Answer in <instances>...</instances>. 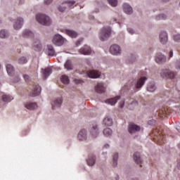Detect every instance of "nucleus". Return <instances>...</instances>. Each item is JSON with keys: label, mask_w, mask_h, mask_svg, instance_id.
<instances>
[{"label": "nucleus", "mask_w": 180, "mask_h": 180, "mask_svg": "<svg viewBox=\"0 0 180 180\" xmlns=\"http://www.w3.org/2000/svg\"><path fill=\"white\" fill-rule=\"evenodd\" d=\"M65 33L66 34H68V36H69L70 37H72V39H75V37L78 36V34L75 31H72L70 30H67L65 31Z\"/></svg>", "instance_id": "obj_29"}, {"label": "nucleus", "mask_w": 180, "mask_h": 180, "mask_svg": "<svg viewBox=\"0 0 180 180\" xmlns=\"http://www.w3.org/2000/svg\"><path fill=\"white\" fill-rule=\"evenodd\" d=\"M117 158H119V155L117 153L114 154L112 156L113 167H116V165H117Z\"/></svg>", "instance_id": "obj_35"}, {"label": "nucleus", "mask_w": 180, "mask_h": 180, "mask_svg": "<svg viewBox=\"0 0 180 180\" xmlns=\"http://www.w3.org/2000/svg\"><path fill=\"white\" fill-rule=\"evenodd\" d=\"M134 160L138 165H140L141 164V158H140V153H135L134 154Z\"/></svg>", "instance_id": "obj_30"}, {"label": "nucleus", "mask_w": 180, "mask_h": 180, "mask_svg": "<svg viewBox=\"0 0 180 180\" xmlns=\"http://www.w3.org/2000/svg\"><path fill=\"white\" fill-rule=\"evenodd\" d=\"M33 49L35 50V51H41V44H40V41L37 40L33 43Z\"/></svg>", "instance_id": "obj_27"}, {"label": "nucleus", "mask_w": 180, "mask_h": 180, "mask_svg": "<svg viewBox=\"0 0 180 180\" xmlns=\"http://www.w3.org/2000/svg\"><path fill=\"white\" fill-rule=\"evenodd\" d=\"M176 130H178V131L180 133V124L177 126Z\"/></svg>", "instance_id": "obj_55"}, {"label": "nucleus", "mask_w": 180, "mask_h": 180, "mask_svg": "<svg viewBox=\"0 0 180 180\" xmlns=\"http://www.w3.org/2000/svg\"><path fill=\"white\" fill-rule=\"evenodd\" d=\"M77 139L80 141H84V140H86V130L82 129L77 135Z\"/></svg>", "instance_id": "obj_13"}, {"label": "nucleus", "mask_w": 180, "mask_h": 180, "mask_svg": "<svg viewBox=\"0 0 180 180\" xmlns=\"http://www.w3.org/2000/svg\"><path fill=\"white\" fill-rule=\"evenodd\" d=\"M63 84H69L70 83V79H68V76L64 75H62L61 78H60Z\"/></svg>", "instance_id": "obj_36"}, {"label": "nucleus", "mask_w": 180, "mask_h": 180, "mask_svg": "<svg viewBox=\"0 0 180 180\" xmlns=\"http://www.w3.org/2000/svg\"><path fill=\"white\" fill-rule=\"evenodd\" d=\"M141 129V128L139 126L134 124H131L129 126V131L131 134H133V133H136V131H140Z\"/></svg>", "instance_id": "obj_12"}, {"label": "nucleus", "mask_w": 180, "mask_h": 180, "mask_svg": "<svg viewBox=\"0 0 180 180\" xmlns=\"http://www.w3.org/2000/svg\"><path fill=\"white\" fill-rule=\"evenodd\" d=\"M22 26H23V18H18L14 24V29L15 30H19V29L22 28Z\"/></svg>", "instance_id": "obj_16"}, {"label": "nucleus", "mask_w": 180, "mask_h": 180, "mask_svg": "<svg viewBox=\"0 0 180 180\" xmlns=\"http://www.w3.org/2000/svg\"><path fill=\"white\" fill-rule=\"evenodd\" d=\"M86 161H87V164H88V165H89V167H92V166L95 165V161H96L95 156L94 155H89V158L87 159Z\"/></svg>", "instance_id": "obj_24"}, {"label": "nucleus", "mask_w": 180, "mask_h": 180, "mask_svg": "<svg viewBox=\"0 0 180 180\" xmlns=\"http://www.w3.org/2000/svg\"><path fill=\"white\" fill-rule=\"evenodd\" d=\"M25 106L29 110H33L34 109H37V104L36 103H27L25 104Z\"/></svg>", "instance_id": "obj_26"}, {"label": "nucleus", "mask_w": 180, "mask_h": 180, "mask_svg": "<svg viewBox=\"0 0 180 180\" xmlns=\"http://www.w3.org/2000/svg\"><path fill=\"white\" fill-rule=\"evenodd\" d=\"M155 123V120H152L148 122V124L153 125Z\"/></svg>", "instance_id": "obj_52"}, {"label": "nucleus", "mask_w": 180, "mask_h": 180, "mask_svg": "<svg viewBox=\"0 0 180 180\" xmlns=\"http://www.w3.org/2000/svg\"><path fill=\"white\" fill-rule=\"evenodd\" d=\"M25 0H20V4L24 3Z\"/></svg>", "instance_id": "obj_56"}, {"label": "nucleus", "mask_w": 180, "mask_h": 180, "mask_svg": "<svg viewBox=\"0 0 180 180\" xmlns=\"http://www.w3.org/2000/svg\"><path fill=\"white\" fill-rule=\"evenodd\" d=\"M74 5H75V1H65L58 7V11L64 12L67 8H74Z\"/></svg>", "instance_id": "obj_7"}, {"label": "nucleus", "mask_w": 180, "mask_h": 180, "mask_svg": "<svg viewBox=\"0 0 180 180\" xmlns=\"http://www.w3.org/2000/svg\"><path fill=\"white\" fill-rule=\"evenodd\" d=\"M75 84H82V82H84L81 79H75Z\"/></svg>", "instance_id": "obj_48"}, {"label": "nucleus", "mask_w": 180, "mask_h": 180, "mask_svg": "<svg viewBox=\"0 0 180 180\" xmlns=\"http://www.w3.org/2000/svg\"><path fill=\"white\" fill-rule=\"evenodd\" d=\"M103 134L104 136H106L107 137L108 136H111L112 135V129H110V128H106L103 130Z\"/></svg>", "instance_id": "obj_39"}, {"label": "nucleus", "mask_w": 180, "mask_h": 180, "mask_svg": "<svg viewBox=\"0 0 180 180\" xmlns=\"http://www.w3.org/2000/svg\"><path fill=\"white\" fill-rule=\"evenodd\" d=\"M155 89H156L155 85L153 83H150L147 86V90L149 92H154V91H155Z\"/></svg>", "instance_id": "obj_34"}, {"label": "nucleus", "mask_w": 180, "mask_h": 180, "mask_svg": "<svg viewBox=\"0 0 180 180\" xmlns=\"http://www.w3.org/2000/svg\"><path fill=\"white\" fill-rule=\"evenodd\" d=\"M172 56H174V53H173L172 51H170L169 53V58H171V57H172Z\"/></svg>", "instance_id": "obj_54"}, {"label": "nucleus", "mask_w": 180, "mask_h": 180, "mask_svg": "<svg viewBox=\"0 0 180 180\" xmlns=\"http://www.w3.org/2000/svg\"><path fill=\"white\" fill-rule=\"evenodd\" d=\"M144 75H146V72H142L141 73H140L141 78H139L136 82V89H140V88H141V86L144 85L146 81H147V77H144Z\"/></svg>", "instance_id": "obj_5"}, {"label": "nucleus", "mask_w": 180, "mask_h": 180, "mask_svg": "<svg viewBox=\"0 0 180 180\" xmlns=\"http://www.w3.org/2000/svg\"><path fill=\"white\" fill-rule=\"evenodd\" d=\"M159 116H160V117H167V112L163 111V110H160L159 112Z\"/></svg>", "instance_id": "obj_43"}, {"label": "nucleus", "mask_w": 180, "mask_h": 180, "mask_svg": "<svg viewBox=\"0 0 180 180\" xmlns=\"http://www.w3.org/2000/svg\"><path fill=\"white\" fill-rule=\"evenodd\" d=\"M6 68L8 75H11L12 77L15 74V69L13 68V66H12V65H6Z\"/></svg>", "instance_id": "obj_25"}, {"label": "nucleus", "mask_w": 180, "mask_h": 180, "mask_svg": "<svg viewBox=\"0 0 180 180\" xmlns=\"http://www.w3.org/2000/svg\"><path fill=\"white\" fill-rule=\"evenodd\" d=\"M127 31L129 32V33H130L131 34H134V30L131 28H127Z\"/></svg>", "instance_id": "obj_47"}, {"label": "nucleus", "mask_w": 180, "mask_h": 180, "mask_svg": "<svg viewBox=\"0 0 180 180\" xmlns=\"http://www.w3.org/2000/svg\"><path fill=\"white\" fill-rule=\"evenodd\" d=\"M37 20L39 23L44 25V26H49V25L51 24L50 18L44 14H37Z\"/></svg>", "instance_id": "obj_1"}, {"label": "nucleus", "mask_w": 180, "mask_h": 180, "mask_svg": "<svg viewBox=\"0 0 180 180\" xmlns=\"http://www.w3.org/2000/svg\"><path fill=\"white\" fill-rule=\"evenodd\" d=\"M124 11L127 15H131L133 13V8L127 4L123 5Z\"/></svg>", "instance_id": "obj_23"}, {"label": "nucleus", "mask_w": 180, "mask_h": 180, "mask_svg": "<svg viewBox=\"0 0 180 180\" xmlns=\"http://www.w3.org/2000/svg\"><path fill=\"white\" fill-rule=\"evenodd\" d=\"M3 102H11L13 101V97L12 96L4 94L2 96Z\"/></svg>", "instance_id": "obj_31"}, {"label": "nucleus", "mask_w": 180, "mask_h": 180, "mask_svg": "<svg viewBox=\"0 0 180 180\" xmlns=\"http://www.w3.org/2000/svg\"><path fill=\"white\" fill-rule=\"evenodd\" d=\"M120 47L116 44L112 45L110 48V53L113 56H117V54H120L121 53Z\"/></svg>", "instance_id": "obj_10"}, {"label": "nucleus", "mask_w": 180, "mask_h": 180, "mask_svg": "<svg viewBox=\"0 0 180 180\" xmlns=\"http://www.w3.org/2000/svg\"><path fill=\"white\" fill-rule=\"evenodd\" d=\"M0 69H1V65H0Z\"/></svg>", "instance_id": "obj_59"}, {"label": "nucleus", "mask_w": 180, "mask_h": 180, "mask_svg": "<svg viewBox=\"0 0 180 180\" xmlns=\"http://www.w3.org/2000/svg\"><path fill=\"white\" fill-rule=\"evenodd\" d=\"M23 78L26 82H29V79H30V77L27 75H24Z\"/></svg>", "instance_id": "obj_46"}, {"label": "nucleus", "mask_w": 180, "mask_h": 180, "mask_svg": "<svg viewBox=\"0 0 180 180\" xmlns=\"http://www.w3.org/2000/svg\"><path fill=\"white\" fill-rule=\"evenodd\" d=\"M173 102H175L176 103H178L180 102V93H177L175 96H174Z\"/></svg>", "instance_id": "obj_38"}, {"label": "nucleus", "mask_w": 180, "mask_h": 180, "mask_svg": "<svg viewBox=\"0 0 180 180\" xmlns=\"http://www.w3.org/2000/svg\"><path fill=\"white\" fill-rule=\"evenodd\" d=\"M165 19H167V15L164 14H160L156 17V20H165Z\"/></svg>", "instance_id": "obj_40"}, {"label": "nucleus", "mask_w": 180, "mask_h": 180, "mask_svg": "<svg viewBox=\"0 0 180 180\" xmlns=\"http://www.w3.org/2000/svg\"><path fill=\"white\" fill-rule=\"evenodd\" d=\"M104 147H105V148H108V147H109V145H108V144H107V145H105Z\"/></svg>", "instance_id": "obj_58"}, {"label": "nucleus", "mask_w": 180, "mask_h": 180, "mask_svg": "<svg viewBox=\"0 0 180 180\" xmlns=\"http://www.w3.org/2000/svg\"><path fill=\"white\" fill-rule=\"evenodd\" d=\"M52 43H53L55 46H63V44H64V38L61 35L57 34L53 37Z\"/></svg>", "instance_id": "obj_6"}, {"label": "nucleus", "mask_w": 180, "mask_h": 180, "mask_svg": "<svg viewBox=\"0 0 180 180\" xmlns=\"http://www.w3.org/2000/svg\"><path fill=\"white\" fill-rule=\"evenodd\" d=\"M103 124H104L105 126H112V124H113V120H112L110 117L107 116L104 118L103 121Z\"/></svg>", "instance_id": "obj_22"}, {"label": "nucleus", "mask_w": 180, "mask_h": 180, "mask_svg": "<svg viewBox=\"0 0 180 180\" xmlns=\"http://www.w3.org/2000/svg\"><path fill=\"white\" fill-rule=\"evenodd\" d=\"M160 43H162V44H165V43H167V41H168V36L167 35V32H162L160 34Z\"/></svg>", "instance_id": "obj_18"}, {"label": "nucleus", "mask_w": 180, "mask_h": 180, "mask_svg": "<svg viewBox=\"0 0 180 180\" xmlns=\"http://www.w3.org/2000/svg\"><path fill=\"white\" fill-rule=\"evenodd\" d=\"M8 31L3 30L0 31V37L1 39H5L6 37H8Z\"/></svg>", "instance_id": "obj_37"}, {"label": "nucleus", "mask_w": 180, "mask_h": 180, "mask_svg": "<svg viewBox=\"0 0 180 180\" xmlns=\"http://www.w3.org/2000/svg\"><path fill=\"white\" fill-rule=\"evenodd\" d=\"M40 92H41V87L36 84L33 86L32 91L30 93V96H39V95H40Z\"/></svg>", "instance_id": "obj_8"}, {"label": "nucleus", "mask_w": 180, "mask_h": 180, "mask_svg": "<svg viewBox=\"0 0 180 180\" xmlns=\"http://www.w3.org/2000/svg\"><path fill=\"white\" fill-rule=\"evenodd\" d=\"M174 41H180V34H176L174 37Z\"/></svg>", "instance_id": "obj_44"}, {"label": "nucleus", "mask_w": 180, "mask_h": 180, "mask_svg": "<svg viewBox=\"0 0 180 180\" xmlns=\"http://www.w3.org/2000/svg\"><path fill=\"white\" fill-rule=\"evenodd\" d=\"M79 52L80 54H83L84 56H89V54L92 53V49H91V47L85 45L79 50Z\"/></svg>", "instance_id": "obj_11"}, {"label": "nucleus", "mask_w": 180, "mask_h": 180, "mask_svg": "<svg viewBox=\"0 0 180 180\" xmlns=\"http://www.w3.org/2000/svg\"><path fill=\"white\" fill-rule=\"evenodd\" d=\"M19 81H20V79L18 77H15L14 82H19Z\"/></svg>", "instance_id": "obj_53"}, {"label": "nucleus", "mask_w": 180, "mask_h": 180, "mask_svg": "<svg viewBox=\"0 0 180 180\" xmlns=\"http://www.w3.org/2000/svg\"><path fill=\"white\" fill-rule=\"evenodd\" d=\"M155 61L158 64H162V63H165V61H167V57L164 55L158 54L155 57Z\"/></svg>", "instance_id": "obj_14"}, {"label": "nucleus", "mask_w": 180, "mask_h": 180, "mask_svg": "<svg viewBox=\"0 0 180 180\" xmlns=\"http://www.w3.org/2000/svg\"><path fill=\"white\" fill-rule=\"evenodd\" d=\"M63 103V98H58L52 103V109H56V108H60Z\"/></svg>", "instance_id": "obj_17"}, {"label": "nucleus", "mask_w": 180, "mask_h": 180, "mask_svg": "<svg viewBox=\"0 0 180 180\" xmlns=\"http://www.w3.org/2000/svg\"><path fill=\"white\" fill-rule=\"evenodd\" d=\"M90 134H91L92 137H94V139L98 137V134H99L98 126L94 125L90 129Z\"/></svg>", "instance_id": "obj_15"}, {"label": "nucleus", "mask_w": 180, "mask_h": 180, "mask_svg": "<svg viewBox=\"0 0 180 180\" xmlns=\"http://www.w3.org/2000/svg\"><path fill=\"white\" fill-rule=\"evenodd\" d=\"M64 67L65 68H66V70H68V71H70L71 70H72V63L71 60H67L64 65Z\"/></svg>", "instance_id": "obj_33"}, {"label": "nucleus", "mask_w": 180, "mask_h": 180, "mask_svg": "<svg viewBox=\"0 0 180 180\" xmlns=\"http://www.w3.org/2000/svg\"><path fill=\"white\" fill-rule=\"evenodd\" d=\"M112 29H110V27L103 28L100 33V40H101V41L108 40V37H110Z\"/></svg>", "instance_id": "obj_2"}, {"label": "nucleus", "mask_w": 180, "mask_h": 180, "mask_svg": "<svg viewBox=\"0 0 180 180\" xmlns=\"http://www.w3.org/2000/svg\"><path fill=\"white\" fill-rule=\"evenodd\" d=\"M133 103H135V105H137V102L136 101H134L131 105H133Z\"/></svg>", "instance_id": "obj_57"}, {"label": "nucleus", "mask_w": 180, "mask_h": 180, "mask_svg": "<svg viewBox=\"0 0 180 180\" xmlns=\"http://www.w3.org/2000/svg\"><path fill=\"white\" fill-rule=\"evenodd\" d=\"M84 72L89 78H99L101 77V72L98 70H85Z\"/></svg>", "instance_id": "obj_9"}, {"label": "nucleus", "mask_w": 180, "mask_h": 180, "mask_svg": "<svg viewBox=\"0 0 180 180\" xmlns=\"http://www.w3.org/2000/svg\"><path fill=\"white\" fill-rule=\"evenodd\" d=\"M120 99V96H117L113 98L107 99L105 101V103H108L109 105H111L113 106L114 105H116L117 103V101Z\"/></svg>", "instance_id": "obj_19"}, {"label": "nucleus", "mask_w": 180, "mask_h": 180, "mask_svg": "<svg viewBox=\"0 0 180 180\" xmlns=\"http://www.w3.org/2000/svg\"><path fill=\"white\" fill-rule=\"evenodd\" d=\"M51 72H52L51 68H50L42 70V75H43L44 79H47V77L50 76V74H51Z\"/></svg>", "instance_id": "obj_20"}, {"label": "nucleus", "mask_w": 180, "mask_h": 180, "mask_svg": "<svg viewBox=\"0 0 180 180\" xmlns=\"http://www.w3.org/2000/svg\"><path fill=\"white\" fill-rule=\"evenodd\" d=\"M96 92L98 94H103L105 92V86H103V83H99L95 88Z\"/></svg>", "instance_id": "obj_21"}, {"label": "nucleus", "mask_w": 180, "mask_h": 180, "mask_svg": "<svg viewBox=\"0 0 180 180\" xmlns=\"http://www.w3.org/2000/svg\"><path fill=\"white\" fill-rule=\"evenodd\" d=\"M119 106L120 108H123V106H124V101H120V103H119Z\"/></svg>", "instance_id": "obj_51"}, {"label": "nucleus", "mask_w": 180, "mask_h": 180, "mask_svg": "<svg viewBox=\"0 0 180 180\" xmlns=\"http://www.w3.org/2000/svg\"><path fill=\"white\" fill-rule=\"evenodd\" d=\"M153 134L154 136V140L155 141H158L159 144L162 145V143H164V135H162V132L158 129H155L153 131Z\"/></svg>", "instance_id": "obj_3"}, {"label": "nucleus", "mask_w": 180, "mask_h": 180, "mask_svg": "<svg viewBox=\"0 0 180 180\" xmlns=\"http://www.w3.org/2000/svg\"><path fill=\"white\" fill-rule=\"evenodd\" d=\"M176 68L177 70H180V60H178V61L176 62Z\"/></svg>", "instance_id": "obj_50"}, {"label": "nucleus", "mask_w": 180, "mask_h": 180, "mask_svg": "<svg viewBox=\"0 0 180 180\" xmlns=\"http://www.w3.org/2000/svg\"><path fill=\"white\" fill-rule=\"evenodd\" d=\"M160 75L162 78H164L165 79H167L168 78H170V79H172L173 78H175V75H176V73L171 72L169 70H162L160 72Z\"/></svg>", "instance_id": "obj_4"}, {"label": "nucleus", "mask_w": 180, "mask_h": 180, "mask_svg": "<svg viewBox=\"0 0 180 180\" xmlns=\"http://www.w3.org/2000/svg\"><path fill=\"white\" fill-rule=\"evenodd\" d=\"M108 4L111 5V6H117V0H108Z\"/></svg>", "instance_id": "obj_42"}, {"label": "nucleus", "mask_w": 180, "mask_h": 180, "mask_svg": "<svg viewBox=\"0 0 180 180\" xmlns=\"http://www.w3.org/2000/svg\"><path fill=\"white\" fill-rule=\"evenodd\" d=\"M51 2H53V0H44L45 5H49Z\"/></svg>", "instance_id": "obj_49"}, {"label": "nucleus", "mask_w": 180, "mask_h": 180, "mask_svg": "<svg viewBox=\"0 0 180 180\" xmlns=\"http://www.w3.org/2000/svg\"><path fill=\"white\" fill-rule=\"evenodd\" d=\"M34 34L29 30H26L25 31L23 32L22 33V37H33Z\"/></svg>", "instance_id": "obj_32"}, {"label": "nucleus", "mask_w": 180, "mask_h": 180, "mask_svg": "<svg viewBox=\"0 0 180 180\" xmlns=\"http://www.w3.org/2000/svg\"><path fill=\"white\" fill-rule=\"evenodd\" d=\"M47 50H48V56H50L51 57L56 56V51L54 50V47H53V46L48 45Z\"/></svg>", "instance_id": "obj_28"}, {"label": "nucleus", "mask_w": 180, "mask_h": 180, "mask_svg": "<svg viewBox=\"0 0 180 180\" xmlns=\"http://www.w3.org/2000/svg\"><path fill=\"white\" fill-rule=\"evenodd\" d=\"M19 64H26L27 63V59L25 57H21L18 60Z\"/></svg>", "instance_id": "obj_41"}, {"label": "nucleus", "mask_w": 180, "mask_h": 180, "mask_svg": "<svg viewBox=\"0 0 180 180\" xmlns=\"http://www.w3.org/2000/svg\"><path fill=\"white\" fill-rule=\"evenodd\" d=\"M84 41V39H80L77 41H76V46L78 47V46H81V43Z\"/></svg>", "instance_id": "obj_45"}]
</instances>
